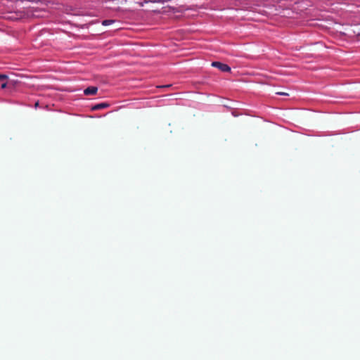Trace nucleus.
I'll return each instance as SVG.
<instances>
[{
    "instance_id": "5",
    "label": "nucleus",
    "mask_w": 360,
    "mask_h": 360,
    "mask_svg": "<svg viewBox=\"0 0 360 360\" xmlns=\"http://www.w3.org/2000/svg\"><path fill=\"white\" fill-rule=\"evenodd\" d=\"M84 93L85 95H90V86L84 89Z\"/></svg>"
},
{
    "instance_id": "2",
    "label": "nucleus",
    "mask_w": 360,
    "mask_h": 360,
    "mask_svg": "<svg viewBox=\"0 0 360 360\" xmlns=\"http://www.w3.org/2000/svg\"><path fill=\"white\" fill-rule=\"evenodd\" d=\"M110 106L108 103H101L97 104L91 103V111L100 110L104 108H107Z\"/></svg>"
},
{
    "instance_id": "3",
    "label": "nucleus",
    "mask_w": 360,
    "mask_h": 360,
    "mask_svg": "<svg viewBox=\"0 0 360 360\" xmlns=\"http://www.w3.org/2000/svg\"><path fill=\"white\" fill-rule=\"evenodd\" d=\"M115 21L114 20H104L102 21V25L104 26L110 25L114 23Z\"/></svg>"
},
{
    "instance_id": "6",
    "label": "nucleus",
    "mask_w": 360,
    "mask_h": 360,
    "mask_svg": "<svg viewBox=\"0 0 360 360\" xmlns=\"http://www.w3.org/2000/svg\"><path fill=\"white\" fill-rule=\"evenodd\" d=\"M7 76L5 75H0V82L1 81H4L5 79H7Z\"/></svg>"
},
{
    "instance_id": "4",
    "label": "nucleus",
    "mask_w": 360,
    "mask_h": 360,
    "mask_svg": "<svg viewBox=\"0 0 360 360\" xmlns=\"http://www.w3.org/2000/svg\"><path fill=\"white\" fill-rule=\"evenodd\" d=\"M98 88L96 86H91V96L96 94Z\"/></svg>"
},
{
    "instance_id": "7",
    "label": "nucleus",
    "mask_w": 360,
    "mask_h": 360,
    "mask_svg": "<svg viewBox=\"0 0 360 360\" xmlns=\"http://www.w3.org/2000/svg\"><path fill=\"white\" fill-rule=\"evenodd\" d=\"M7 86V83L6 82H4L1 84V89H5Z\"/></svg>"
},
{
    "instance_id": "1",
    "label": "nucleus",
    "mask_w": 360,
    "mask_h": 360,
    "mask_svg": "<svg viewBox=\"0 0 360 360\" xmlns=\"http://www.w3.org/2000/svg\"><path fill=\"white\" fill-rule=\"evenodd\" d=\"M212 65L213 67H215V68L219 69L221 71L224 72L231 71V68L228 65L218 62V61L213 62L212 63Z\"/></svg>"
},
{
    "instance_id": "8",
    "label": "nucleus",
    "mask_w": 360,
    "mask_h": 360,
    "mask_svg": "<svg viewBox=\"0 0 360 360\" xmlns=\"http://www.w3.org/2000/svg\"><path fill=\"white\" fill-rule=\"evenodd\" d=\"M276 94L281 95V96H288V94H287L285 92H277Z\"/></svg>"
}]
</instances>
